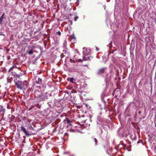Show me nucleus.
Returning a JSON list of instances; mask_svg holds the SVG:
<instances>
[{"instance_id": "3", "label": "nucleus", "mask_w": 156, "mask_h": 156, "mask_svg": "<svg viewBox=\"0 0 156 156\" xmlns=\"http://www.w3.org/2000/svg\"><path fill=\"white\" fill-rule=\"evenodd\" d=\"M105 71V68H102L99 69L98 72V74H101L104 72Z\"/></svg>"}, {"instance_id": "6", "label": "nucleus", "mask_w": 156, "mask_h": 156, "mask_svg": "<svg viewBox=\"0 0 156 156\" xmlns=\"http://www.w3.org/2000/svg\"><path fill=\"white\" fill-rule=\"evenodd\" d=\"M67 80L68 81H69L70 82H71L72 83L73 82V81L74 80V78H68L67 79Z\"/></svg>"}, {"instance_id": "14", "label": "nucleus", "mask_w": 156, "mask_h": 156, "mask_svg": "<svg viewBox=\"0 0 156 156\" xmlns=\"http://www.w3.org/2000/svg\"><path fill=\"white\" fill-rule=\"evenodd\" d=\"M5 13H3L2 14V15L1 16L3 17L5 16Z\"/></svg>"}, {"instance_id": "9", "label": "nucleus", "mask_w": 156, "mask_h": 156, "mask_svg": "<svg viewBox=\"0 0 156 156\" xmlns=\"http://www.w3.org/2000/svg\"><path fill=\"white\" fill-rule=\"evenodd\" d=\"M94 142H95V144L97 145V143H98V140H97L95 138H94Z\"/></svg>"}, {"instance_id": "13", "label": "nucleus", "mask_w": 156, "mask_h": 156, "mask_svg": "<svg viewBox=\"0 0 156 156\" xmlns=\"http://www.w3.org/2000/svg\"><path fill=\"white\" fill-rule=\"evenodd\" d=\"M13 68V67H11V68L10 69H9V71H11V70Z\"/></svg>"}, {"instance_id": "4", "label": "nucleus", "mask_w": 156, "mask_h": 156, "mask_svg": "<svg viewBox=\"0 0 156 156\" xmlns=\"http://www.w3.org/2000/svg\"><path fill=\"white\" fill-rule=\"evenodd\" d=\"M0 108L1 109L0 112H2L3 113H4L5 111V109L3 108V106L1 105H0Z\"/></svg>"}, {"instance_id": "12", "label": "nucleus", "mask_w": 156, "mask_h": 156, "mask_svg": "<svg viewBox=\"0 0 156 156\" xmlns=\"http://www.w3.org/2000/svg\"><path fill=\"white\" fill-rule=\"evenodd\" d=\"M73 37H72L73 38V39L76 38V37L74 35H73Z\"/></svg>"}, {"instance_id": "2", "label": "nucleus", "mask_w": 156, "mask_h": 156, "mask_svg": "<svg viewBox=\"0 0 156 156\" xmlns=\"http://www.w3.org/2000/svg\"><path fill=\"white\" fill-rule=\"evenodd\" d=\"M21 130L22 131L25 133V135L27 136H28L30 135V134L29 132L27 131L25 129V128L23 126H21Z\"/></svg>"}, {"instance_id": "10", "label": "nucleus", "mask_w": 156, "mask_h": 156, "mask_svg": "<svg viewBox=\"0 0 156 156\" xmlns=\"http://www.w3.org/2000/svg\"><path fill=\"white\" fill-rule=\"evenodd\" d=\"M56 34H57L59 36H60L61 35V33L60 31H59L57 32Z\"/></svg>"}, {"instance_id": "11", "label": "nucleus", "mask_w": 156, "mask_h": 156, "mask_svg": "<svg viewBox=\"0 0 156 156\" xmlns=\"http://www.w3.org/2000/svg\"><path fill=\"white\" fill-rule=\"evenodd\" d=\"M38 82H41L42 81V79L40 78H38Z\"/></svg>"}, {"instance_id": "1", "label": "nucleus", "mask_w": 156, "mask_h": 156, "mask_svg": "<svg viewBox=\"0 0 156 156\" xmlns=\"http://www.w3.org/2000/svg\"><path fill=\"white\" fill-rule=\"evenodd\" d=\"M15 85L17 88L20 90L26 89L27 86L26 84L20 81H18L15 83Z\"/></svg>"}, {"instance_id": "7", "label": "nucleus", "mask_w": 156, "mask_h": 156, "mask_svg": "<svg viewBox=\"0 0 156 156\" xmlns=\"http://www.w3.org/2000/svg\"><path fill=\"white\" fill-rule=\"evenodd\" d=\"M3 17H1L0 18V24H2L3 22Z\"/></svg>"}, {"instance_id": "8", "label": "nucleus", "mask_w": 156, "mask_h": 156, "mask_svg": "<svg viewBox=\"0 0 156 156\" xmlns=\"http://www.w3.org/2000/svg\"><path fill=\"white\" fill-rule=\"evenodd\" d=\"M34 51L32 50H31L30 51L28 52V53L29 55H31L34 53Z\"/></svg>"}, {"instance_id": "15", "label": "nucleus", "mask_w": 156, "mask_h": 156, "mask_svg": "<svg viewBox=\"0 0 156 156\" xmlns=\"http://www.w3.org/2000/svg\"><path fill=\"white\" fill-rule=\"evenodd\" d=\"M87 57L89 58V56H87Z\"/></svg>"}, {"instance_id": "5", "label": "nucleus", "mask_w": 156, "mask_h": 156, "mask_svg": "<svg viewBox=\"0 0 156 156\" xmlns=\"http://www.w3.org/2000/svg\"><path fill=\"white\" fill-rule=\"evenodd\" d=\"M66 120L68 124H69L70 125H71V124H70L71 122V121L68 118L66 119Z\"/></svg>"}]
</instances>
